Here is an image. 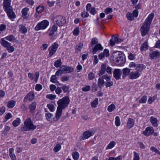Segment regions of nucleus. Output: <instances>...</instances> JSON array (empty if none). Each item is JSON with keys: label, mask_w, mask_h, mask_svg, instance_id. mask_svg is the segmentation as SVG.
I'll use <instances>...</instances> for the list:
<instances>
[{"label": "nucleus", "mask_w": 160, "mask_h": 160, "mask_svg": "<svg viewBox=\"0 0 160 160\" xmlns=\"http://www.w3.org/2000/svg\"><path fill=\"white\" fill-rule=\"evenodd\" d=\"M29 8L27 7L23 8L21 11L22 16H26L28 15V12L29 11Z\"/></svg>", "instance_id": "33"}, {"label": "nucleus", "mask_w": 160, "mask_h": 160, "mask_svg": "<svg viewBox=\"0 0 160 160\" xmlns=\"http://www.w3.org/2000/svg\"><path fill=\"white\" fill-rule=\"evenodd\" d=\"M56 95L52 94H48L46 96V98H48L51 100L54 99L56 98Z\"/></svg>", "instance_id": "50"}, {"label": "nucleus", "mask_w": 160, "mask_h": 160, "mask_svg": "<svg viewBox=\"0 0 160 160\" xmlns=\"http://www.w3.org/2000/svg\"><path fill=\"white\" fill-rule=\"evenodd\" d=\"M98 104V99L96 98L95 100L92 102L91 104L92 108H95L96 107L97 105Z\"/></svg>", "instance_id": "35"}, {"label": "nucleus", "mask_w": 160, "mask_h": 160, "mask_svg": "<svg viewBox=\"0 0 160 160\" xmlns=\"http://www.w3.org/2000/svg\"><path fill=\"white\" fill-rule=\"evenodd\" d=\"M131 69L129 68H125L122 70V77H125L129 75Z\"/></svg>", "instance_id": "21"}, {"label": "nucleus", "mask_w": 160, "mask_h": 160, "mask_svg": "<svg viewBox=\"0 0 160 160\" xmlns=\"http://www.w3.org/2000/svg\"><path fill=\"white\" fill-rule=\"evenodd\" d=\"M4 38L11 42H15L16 40L15 37L12 35H8Z\"/></svg>", "instance_id": "31"}, {"label": "nucleus", "mask_w": 160, "mask_h": 160, "mask_svg": "<svg viewBox=\"0 0 160 160\" xmlns=\"http://www.w3.org/2000/svg\"><path fill=\"white\" fill-rule=\"evenodd\" d=\"M89 16V14L85 11H83L81 14V16L83 18H87Z\"/></svg>", "instance_id": "58"}, {"label": "nucleus", "mask_w": 160, "mask_h": 160, "mask_svg": "<svg viewBox=\"0 0 160 160\" xmlns=\"http://www.w3.org/2000/svg\"><path fill=\"white\" fill-rule=\"evenodd\" d=\"M116 145V142L113 141L110 142V143L108 145L107 149H111L113 148Z\"/></svg>", "instance_id": "36"}, {"label": "nucleus", "mask_w": 160, "mask_h": 160, "mask_svg": "<svg viewBox=\"0 0 160 160\" xmlns=\"http://www.w3.org/2000/svg\"><path fill=\"white\" fill-rule=\"evenodd\" d=\"M103 49V47L100 43H98L96 45L94 48H92V52L93 54L96 53L98 50H102Z\"/></svg>", "instance_id": "15"}, {"label": "nucleus", "mask_w": 160, "mask_h": 160, "mask_svg": "<svg viewBox=\"0 0 160 160\" xmlns=\"http://www.w3.org/2000/svg\"><path fill=\"white\" fill-rule=\"evenodd\" d=\"M61 148V146L58 144L57 145L53 148V150L56 152L59 151Z\"/></svg>", "instance_id": "52"}, {"label": "nucleus", "mask_w": 160, "mask_h": 160, "mask_svg": "<svg viewBox=\"0 0 160 160\" xmlns=\"http://www.w3.org/2000/svg\"><path fill=\"white\" fill-rule=\"evenodd\" d=\"M73 33L75 36H78L79 34L80 31L78 27L75 28L73 31Z\"/></svg>", "instance_id": "46"}, {"label": "nucleus", "mask_w": 160, "mask_h": 160, "mask_svg": "<svg viewBox=\"0 0 160 160\" xmlns=\"http://www.w3.org/2000/svg\"><path fill=\"white\" fill-rule=\"evenodd\" d=\"M148 48V41L146 40L142 43L140 48V51L142 52L144 50H147Z\"/></svg>", "instance_id": "20"}, {"label": "nucleus", "mask_w": 160, "mask_h": 160, "mask_svg": "<svg viewBox=\"0 0 160 160\" xmlns=\"http://www.w3.org/2000/svg\"><path fill=\"white\" fill-rule=\"evenodd\" d=\"M19 31L22 34L26 33L27 32V29L26 27L22 24H20L19 26Z\"/></svg>", "instance_id": "25"}, {"label": "nucleus", "mask_w": 160, "mask_h": 160, "mask_svg": "<svg viewBox=\"0 0 160 160\" xmlns=\"http://www.w3.org/2000/svg\"><path fill=\"white\" fill-rule=\"evenodd\" d=\"M90 86H89L87 85L83 88H82V90L84 92H87L89 91L90 90Z\"/></svg>", "instance_id": "60"}, {"label": "nucleus", "mask_w": 160, "mask_h": 160, "mask_svg": "<svg viewBox=\"0 0 160 160\" xmlns=\"http://www.w3.org/2000/svg\"><path fill=\"white\" fill-rule=\"evenodd\" d=\"M10 157L12 159L14 160L16 159V158L14 153V149L11 148L9 150Z\"/></svg>", "instance_id": "29"}, {"label": "nucleus", "mask_w": 160, "mask_h": 160, "mask_svg": "<svg viewBox=\"0 0 160 160\" xmlns=\"http://www.w3.org/2000/svg\"><path fill=\"white\" fill-rule=\"evenodd\" d=\"M122 159V157L121 156H119L117 158L110 157L108 158V160H121Z\"/></svg>", "instance_id": "53"}, {"label": "nucleus", "mask_w": 160, "mask_h": 160, "mask_svg": "<svg viewBox=\"0 0 160 160\" xmlns=\"http://www.w3.org/2000/svg\"><path fill=\"white\" fill-rule=\"evenodd\" d=\"M154 132V129L151 127H147L145 130L143 131L142 134L147 136H149L152 134Z\"/></svg>", "instance_id": "12"}, {"label": "nucleus", "mask_w": 160, "mask_h": 160, "mask_svg": "<svg viewBox=\"0 0 160 160\" xmlns=\"http://www.w3.org/2000/svg\"><path fill=\"white\" fill-rule=\"evenodd\" d=\"M21 122V120L19 118H17L12 122V124L15 127L18 126Z\"/></svg>", "instance_id": "32"}, {"label": "nucleus", "mask_w": 160, "mask_h": 160, "mask_svg": "<svg viewBox=\"0 0 160 160\" xmlns=\"http://www.w3.org/2000/svg\"><path fill=\"white\" fill-rule=\"evenodd\" d=\"M160 56V52L157 51L152 52L149 54L150 58L152 60Z\"/></svg>", "instance_id": "17"}, {"label": "nucleus", "mask_w": 160, "mask_h": 160, "mask_svg": "<svg viewBox=\"0 0 160 160\" xmlns=\"http://www.w3.org/2000/svg\"><path fill=\"white\" fill-rule=\"evenodd\" d=\"M69 87L66 85H63L61 88L64 93H67L69 92Z\"/></svg>", "instance_id": "38"}, {"label": "nucleus", "mask_w": 160, "mask_h": 160, "mask_svg": "<svg viewBox=\"0 0 160 160\" xmlns=\"http://www.w3.org/2000/svg\"><path fill=\"white\" fill-rule=\"evenodd\" d=\"M115 106L113 104H112L108 106V110L109 112H111L113 111L115 108Z\"/></svg>", "instance_id": "40"}, {"label": "nucleus", "mask_w": 160, "mask_h": 160, "mask_svg": "<svg viewBox=\"0 0 160 160\" xmlns=\"http://www.w3.org/2000/svg\"><path fill=\"white\" fill-rule=\"evenodd\" d=\"M55 75H52L50 81L53 83H56L58 82L57 80V78Z\"/></svg>", "instance_id": "47"}, {"label": "nucleus", "mask_w": 160, "mask_h": 160, "mask_svg": "<svg viewBox=\"0 0 160 160\" xmlns=\"http://www.w3.org/2000/svg\"><path fill=\"white\" fill-rule=\"evenodd\" d=\"M62 62L61 59H58L54 63V66L56 68L60 67L62 65Z\"/></svg>", "instance_id": "34"}, {"label": "nucleus", "mask_w": 160, "mask_h": 160, "mask_svg": "<svg viewBox=\"0 0 160 160\" xmlns=\"http://www.w3.org/2000/svg\"><path fill=\"white\" fill-rule=\"evenodd\" d=\"M134 124V122L132 118H129L128 120L127 127L128 128L130 129L133 127Z\"/></svg>", "instance_id": "18"}, {"label": "nucleus", "mask_w": 160, "mask_h": 160, "mask_svg": "<svg viewBox=\"0 0 160 160\" xmlns=\"http://www.w3.org/2000/svg\"><path fill=\"white\" fill-rule=\"evenodd\" d=\"M133 160H140L139 156L138 154L136 152H134Z\"/></svg>", "instance_id": "51"}, {"label": "nucleus", "mask_w": 160, "mask_h": 160, "mask_svg": "<svg viewBox=\"0 0 160 160\" xmlns=\"http://www.w3.org/2000/svg\"><path fill=\"white\" fill-rule=\"evenodd\" d=\"M39 76V73L38 72H37L35 73V79L34 81L37 82Z\"/></svg>", "instance_id": "59"}, {"label": "nucleus", "mask_w": 160, "mask_h": 160, "mask_svg": "<svg viewBox=\"0 0 160 160\" xmlns=\"http://www.w3.org/2000/svg\"><path fill=\"white\" fill-rule=\"evenodd\" d=\"M59 47L58 44L56 42L54 43L48 48L49 52L48 56L49 57H52L56 52Z\"/></svg>", "instance_id": "9"}, {"label": "nucleus", "mask_w": 160, "mask_h": 160, "mask_svg": "<svg viewBox=\"0 0 160 160\" xmlns=\"http://www.w3.org/2000/svg\"><path fill=\"white\" fill-rule=\"evenodd\" d=\"M126 16L128 19L129 21H132L134 19V17L131 13H128Z\"/></svg>", "instance_id": "37"}, {"label": "nucleus", "mask_w": 160, "mask_h": 160, "mask_svg": "<svg viewBox=\"0 0 160 160\" xmlns=\"http://www.w3.org/2000/svg\"><path fill=\"white\" fill-rule=\"evenodd\" d=\"M98 40L97 38H94L92 39L91 43V45H94L96 44H98Z\"/></svg>", "instance_id": "56"}, {"label": "nucleus", "mask_w": 160, "mask_h": 160, "mask_svg": "<svg viewBox=\"0 0 160 160\" xmlns=\"http://www.w3.org/2000/svg\"><path fill=\"white\" fill-rule=\"evenodd\" d=\"M47 107L51 112H53L54 110V107L52 104H48L47 105Z\"/></svg>", "instance_id": "48"}, {"label": "nucleus", "mask_w": 160, "mask_h": 160, "mask_svg": "<svg viewBox=\"0 0 160 160\" xmlns=\"http://www.w3.org/2000/svg\"><path fill=\"white\" fill-rule=\"evenodd\" d=\"M69 77L65 76L62 77L61 78V80L63 82L67 81L69 80Z\"/></svg>", "instance_id": "57"}, {"label": "nucleus", "mask_w": 160, "mask_h": 160, "mask_svg": "<svg viewBox=\"0 0 160 160\" xmlns=\"http://www.w3.org/2000/svg\"><path fill=\"white\" fill-rule=\"evenodd\" d=\"M122 72L121 69H116L114 70L113 72V77L117 80H119L121 78Z\"/></svg>", "instance_id": "13"}, {"label": "nucleus", "mask_w": 160, "mask_h": 160, "mask_svg": "<svg viewBox=\"0 0 160 160\" xmlns=\"http://www.w3.org/2000/svg\"><path fill=\"white\" fill-rule=\"evenodd\" d=\"M150 120L153 126L154 127H157L158 126V124L157 123L158 120L156 118L152 116L150 118Z\"/></svg>", "instance_id": "26"}, {"label": "nucleus", "mask_w": 160, "mask_h": 160, "mask_svg": "<svg viewBox=\"0 0 160 160\" xmlns=\"http://www.w3.org/2000/svg\"><path fill=\"white\" fill-rule=\"evenodd\" d=\"M104 83V81L103 78H99L98 79V86L100 88H101L103 86Z\"/></svg>", "instance_id": "39"}, {"label": "nucleus", "mask_w": 160, "mask_h": 160, "mask_svg": "<svg viewBox=\"0 0 160 160\" xmlns=\"http://www.w3.org/2000/svg\"><path fill=\"white\" fill-rule=\"evenodd\" d=\"M16 101L14 100L9 101L7 104V107L9 108H13L15 105Z\"/></svg>", "instance_id": "30"}, {"label": "nucleus", "mask_w": 160, "mask_h": 160, "mask_svg": "<svg viewBox=\"0 0 160 160\" xmlns=\"http://www.w3.org/2000/svg\"><path fill=\"white\" fill-rule=\"evenodd\" d=\"M48 21L45 20L38 23L35 28V30L38 31L41 29H46L49 25Z\"/></svg>", "instance_id": "7"}, {"label": "nucleus", "mask_w": 160, "mask_h": 160, "mask_svg": "<svg viewBox=\"0 0 160 160\" xmlns=\"http://www.w3.org/2000/svg\"><path fill=\"white\" fill-rule=\"evenodd\" d=\"M109 56V51L108 49H105L103 53H101L98 55L99 59H102L105 57H108Z\"/></svg>", "instance_id": "14"}, {"label": "nucleus", "mask_w": 160, "mask_h": 160, "mask_svg": "<svg viewBox=\"0 0 160 160\" xmlns=\"http://www.w3.org/2000/svg\"><path fill=\"white\" fill-rule=\"evenodd\" d=\"M42 88V86L39 84H37L35 87V90L37 91H39Z\"/></svg>", "instance_id": "54"}, {"label": "nucleus", "mask_w": 160, "mask_h": 160, "mask_svg": "<svg viewBox=\"0 0 160 160\" xmlns=\"http://www.w3.org/2000/svg\"><path fill=\"white\" fill-rule=\"evenodd\" d=\"M145 68V66L143 64L137 65L135 69L136 71L138 72L141 75L142 71Z\"/></svg>", "instance_id": "22"}, {"label": "nucleus", "mask_w": 160, "mask_h": 160, "mask_svg": "<svg viewBox=\"0 0 160 160\" xmlns=\"http://www.w3.org/2000/svg\"><path fill=\"white\" fill-rule=\"evenodd\" d=\"M106 66L105 64H102L101 67V69L100 71V72L99 74V76L102 75L106 71Z\"/></svg>", "instance_id": "28"}, {"label": "nucleus", "mask_w": 160, "mask_h": 160, "mask_svg": "<svg viewBox=\"0 0 160 160\" xmlns=\"http://www.w3.org/2000/svg\"><path fill=\"white\" fill-rule=\"evenodd\" d=\"M118 36H116L115 35H113L112 37V39L110 40V44L112 46H113L115 44V42L117 43L118 40Z\"/></svg>", "instance_id": "19"}, {"label": "nucleus", "mask_w": 160, "mask_h": 160, "mask_svg": "<svg viewBox=\"0 0 160 160\" xmlns=\"http://www.w3.org/2000/svg\"><path fill=\"white\" fill-rule=\"evenodd\" d=\"M91 132L89 131H87L85 132L83 134V136L82 138V140L87 139L89 138L92 135Z\"/></svg>", "instance_id": "23"}, {"label": "nucleus", "mask_w": 160, "mask_h": 160, "mask_svg": "<svg viewBox=\"0 0 160 160\" xmlns=\"http://www.w3.org/2000/svg\"><path fill=\"white\" fill-rule=\"evenodd\" d=\"M146 96H143L139 100V102L140 103H145L147 101V98Z\"/></svg>", "instance_id": "45"}, {"label": "nucleus", "mask_w": 160, "mask_h": 160, "mask_svg": "<svg viewBox=\"0 0 160 160\" xmlns=\"http://www.w3.org/2000/svg\"><path fill=\"white\" fill-rule=\"evenodd\" d=\"M150 150L156 153H160L159 151L157 148L154 147H152L150 148Z\"/></svg>", "instance_id": "63"}, {"label": "nucleus", "mask_w": 160, "mask_h": 160, "mask_svg": "<svg viewBox=\"0 0 160 160\" xmlns=\"http://www.w3.org/2000/svg\"><path fill=\"white\" fill-rule=\"evenodd\" d=\"M24 125L21 128V130L22 132L33 131L37 128L36 126L33 124L31 118H27L24 122Z\"/></svg>", "instance_id": "4"}, {"label": "nucleus", "mask_w": 160, "mask_h": 160, "mask_svg": "<svg viewBox=\"0 0 160 160\" xmlns=\"http://www.w3.org/2000/svg\"><path fill=\"white\" fill-rule=\"evenodd\" d=\"M113 56L114 61L119 63L122 65L125 62V56L120 51H117L113 54Z\"/></svg>", "instance_id": "5"}, {"label": "nucleus", "mask_w": 160, "mask_h": 160, "mask_svg": "<svg viewBox=\"0 0 160 160\" xmlns=\"http://www.w3.org/2000/svg\"><path fill=\"white\" fill-rule=\"evenodd\" d=\"M45 115L47 119L49 121L50 120L51 118L53 116L52 114L50 113H46Z\"/></svg>", "instance_id": "61"}, {"label": "nucleus", "mask_w": 160, "mask_h": 160, "mask_svg": "<svg viewBox=\"0 0 160 160\" xmlns=\"http://www.w3.org/2000/svg\"><path fill=\"white\" fill-rule=\"evenodd\" d=\"M57 25H53L52 27L50 28L47 32L50 38L52 39H54L55 38V33L56 32L57 30Z\"/></svg>", "instance_id": "10"}, {"label": "nucleus", "mask_w": 160, "mask_h": 160, "mask_svg": "<svg viewBox=\"0 0 160 160\" xmlns=\"http://www.w3.org/2000/svg\"><path fill=\"white\" fill-rule=\"evenodd\" d=\"M112 12V8H107L105 10V12L107 14L111 13Z\"/></svg>", "instance_id": "55"}, {"label": "nucleus", "mask_w": 160, "mask_h": 160, "mask_svg": "<svg viewBox=\"0 0 160 160\" xmlns=\"http://www.w3.org/2000/svg\"><path fill=\"white\" fill-rule=\"evenodd\" d=\"M115 125L117 126H119L120 125V121L119 117L118 116L116 117L115 118Z\"/></svg>", "instance_id": "49"}, {"label": "nucleus", "mask_w": 160, "mask_h": 160, "mask_svg": "<svg viewBox=\"0 0 160 160\" xmlns=\"http://www.w3.org/2000/svg\"><path fill=\"white\" fill-rule=\"evenodd\" d=\"M88 76V78L90 80H92L95 78V75L92 72H90Z\"/></svg>", "instance_id": "62"}, {"label": "nucleus", "mask_w": 160, "mask_h": 160, "mask_svg": "<svg viewBox=\"0 0 160 160\" xmlns=\"http://www.w3.org/2000/svg\"><path fill=\"white\" fill-rule=\"evenodd\" d=\"M54 21L59 26H63L66 22L65 18L61 15L55 17L54 18Z\"/></svg>", "instance_id": "8"}, {"label": "nucleus", "mask_w": 160, "mask_h": 160, "mask_svg": "<svg viewBox=\"0 0 160 160\" xmlns=\"http://www.w3.org/2000/svg\"><path fill=\"white\" fill-rule=\"evenodd\" d=\"M34 96H35L33 92L30 91L24 97L23 101L24 102H27L28 100L32 101L34 99Z\"/></svg>", "instance_id": "11"}, {"label": "nucleus", "mask_w": 160, "mask_h": 160, "mask_svg": "<svg viewBox=\"0 0 160 160\" xmlns=\"http://www.w3.org/2000/svg\"><path fill=\"white\" fill-rule=\"evenodd\" d=\"M83 44L82 43H79L76 46V49L77 52H80L82 48Z\"/></svg>", "instance_id": "42"}, {"label": "nucleus", "mask_w": 160, "mask_h": 160, "mask_svg": "<svg viewBox=\"0 0 160 160\" xmlns=\"http://www.w3.org/2000/svg\"><path fill=\"white\" fill-rule=\"evenodd\" d=\"M63 73H69L72 72L73 69L70 67H68L62 69Z\"/></svg>", "instance_id": "24"}, {"label": "nucleus", "mask_w": 160, "mask_h": 160, "mask_svg": "<svg viewBox=\"0 0 160 160\" xmlns=\"http://www.w3.org/2000/svg\"><path fill=\"white\" fill-rule=\"evenodd\" d=\"M4 38H2L0 41V43L1 45L5 48L9 52H13L15 50L14 48L11 46V43L5 40Z\"/></svg>", "instance_id": "6"}, {"label": "nucleus", "mask_w": 160, "mask_h": 160, "mask_svg": "<svg viewBox=\"0 0 160 160\" xmlns=\"http://www.w3.org/2000/svg\"><path fill=\"white\" fill-rule=\"evenodd\" d=\"M140 75L138 72L136 71L135 72H131L130 73L129 78L131 79H136L138 78Z\"/></svg>", "instance_id": "16"}, {"label": "nucleus", "mask_w": 160, "mask_h": 160, "mask_svg": "<svg viewBox=\"0 0 160 160\" xmlns=\"http://www.w3.org/2000/svg\"><path fill=\"white\" fill-rule=\"evenodd\" d=\"M154 16V13H151L150 14L143 23L141 28V34L142 36H144L148 34L150 26Z\"/></svg>", "instance_id": "2"}, {"label": "nucleus", "mask_w": 160, "mask_h": 160, "mask_svg": "<svg viewBox=\"0 0 160 160\" xmlns=\"http://www.w3.org/2000/svg\"><path fill=\"white\" fill-rule=\"evenodd\" d=\"M36 103L35 102H33L29 106V108L30 111L32 113H34L35 112L34 110L36 108Z\"/></svg>", "instance_id": "27"}, {"label": "nucleus", "mask_w": 160, "mask_h": 160, "mask_svg": "<svg viewBox=\"0 0 160 160\" xmlns=\"http://www.w3.org/2000/svg\"><path fill=\"white\" fill-rule=\"evenodd\" d=\"M11 0H4L3 4V9L10 19L16 18V15L13 12L12 7L10 6Z\"/></svg>", "instance_id": "3"}, {"label": "nucleus", "mask_w": 160, "mask_h": 160, "mask_svg": "<svg viewBox=\"0 0 160 160\" xmlns=\"http://www.w3.org/2000/svg\"><path fill=\"white\" fill-rule=\"evenodd\" d=\"M72 157L74 160H77L79 157V154L77 152H75L72 154Z\"/></svg>", "instance_id": "41"}, {"label": "nucleus", "mask_w": 160, "mask_h": 160, "mask_svg": "<svg viewBox=\"0 0 160 160\" xmlns=\"http://www.w3.org/2000/svg\"><path fill=\"white\" fill-rule=\"evenodd\" d=\"M60 88L58 87L55 90L56 93L58 94H59L62 92V90Z\"/></svg>", "instance_id": "64"}, {"label": "nucleus", "mask_w": 160, "mask_h": 160, "mask_svg": "<svg viewBox=\"0 0 160 160\" xmlns=\"http://www.w3.org/2000/svg\"><path fill=\"white\" fill-rule=\"evenodd\" d=\"M44 8L41 6H39L36 8L37 12L38 13H41L43 10Z\"/></svg>", "instance_id": "44"}, {"label": "nucleus", "mask_w": 160, "mask_h": 160, "mask_svg": "<svg viewBox=\"0 0 160 160\" xmlns=\"http://www.w3.org/2000/svg\"><path fill=\"white\" fill-rule=\"evenodd\" d=\"M156 99V97L154 96L152 97H149L148 100V103L149 104H151Z\"/></svg>", "instance_id": "43"}, {"label": "nucleus", "mask_w": 160, "mask_h": 160, "mask_svg": "<svg viewBox=\"0 0 160 160\" xmlns=\"http://www.w3.org/2000/svg\"><path fill=\"white\" fill-rule=\"evenodd\" d=\"M70 99L68 96H65L62 99H59L57 102V107L55 117L53 118L54 121H57L61 117L62 113V110L66 108L70 103Z\"/></svg>", "instance_id": "1"}]
</instances>
